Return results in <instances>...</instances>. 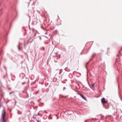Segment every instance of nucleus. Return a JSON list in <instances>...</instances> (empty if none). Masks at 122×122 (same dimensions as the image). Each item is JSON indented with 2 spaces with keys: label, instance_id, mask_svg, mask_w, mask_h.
<instances>
[{
  "label": "nucleus",
  "instance_id": "nucleus-5",
  "mask_svg": "<svg viewBox=\"0 0 122 122\" xmlns=\"http://www.w3.org/2000/svg\"><path fill=\"white\" fill-rule=\"evenodd\" d=\"M14 93V92H12L9 93V94H10L11 93Z\"/></svg>",
  "mask_w": 122,
  "mask_h": 122
},
{
  "label": "nucleus",
  "instance_id": "nucleus-10",
  "mask_svg": "<svg viewBox=\"0 0 122 122\" xmlns=\"http://www.w3.org/2000/svg\"><path fill=\"white\" fill-rule=\"evenodd\" d=\"M71 47V46H70V47Z\"/></svg>",
  "mask_w": 122,
  "mask_h": 122
},
{
  "label": "nucleus",
  "instance_id": "nucleus-6",
  "mask_svg": "<svg viewBox=\"0 0 122 122\" xmlns=\"http://www.w3.org/2000/svg\"><path fill=\"white\" fill-rule=\"evenodd\" d=\"M94 84H93L92 85V87H94Z\"/></svg>",
  "mask_w": 122,
  "mask_h": 122
},
{
  "label": "nucleus",
  "instance_id": "nucleus-1",
  "mask_svg": "<svg viewBox=\"0 0 122 122\" xmlns=\"http://www.w3.org/2000/svg\"><path fill=\"white\" fill-rule=\"evenodd\" d=\"M2 117L3 121V122H5V121L4 118L5 114V110H3L2 112Z\"/></svg>",
  "mask_w": 122,
  "mask_h": 122
},
{
  "label": "nucleus",
  "instance_id": "nucleus-8",
  "mask_svg": "<svg viewBox=\"0 0 122 122\" xmlns=\"http://www.w3.org/2000/svg\"><path fill=\"white\" fill-rule=\"evenodd\" d=\"M95 54H93V55H92V56H95Z\"/></svg>",
  "mask_w": 122,
  "mask_h": 122
},
{
  "label": "nucleus",
  "instance_id": "nucleus-7",
  "mask_svg": "<svg viewBox=\"0 0 122 122\" xmlns=\"http://www.w3.org/2000/svg\"><path fill=\"white\" fill-rule=\"evenodd\" d=\"M122 50V47L121 48V50H120L119 51V52H120V51Z\"/></svg>",
  "mask_w": 122,
  "mask_h": 122
},
{
  "label": "nucleus",
  "instance_id": "nucleus-11",
  "mask_svg": "<svg viewBox=\"0 0 122 122\" xmlns=\"http://www.w3.org/2000/svg\"><path fill=\"white\" fill-rule=\"evenodd\" d=\"M85 122H86V121H85Z\"/></svg>",
  "mask_w": 122,
  "mask_h": 122
},
{
  "label": "nucleus",
  "instance_id": "nucleus-4",
  "mask_svg": "<svg viewBox=\"0 0 122 122\" xmlns=\"http://www.w3.org/2000/svg\"><path fill=\"white\" fill-rule=\"evenodd\" d=\"M18 47L19 50L20 51V45H18Z\"/></svg>",
  "mask_w": 122,
  "mask_h": 122
},
{
  "label": "nucleus",
  "instance_id": "nucleus-9",
  "mask_svg": "<svg viewBox=\"0 0 122 122\" xmlns=\"http://www.w3.org/2000/svg\"><path fill=\"white\" fill-rule=\"evenodd\" d=\"M73 48H74V47H73Z\"/></svg>",
  "mask_w": 122,
  "mask_h": 122
},
{
  "label": "nucleus",
  "instance_id": "nucleus-3",
  "mask_svg": "<svg viewBox=\"0 0 122 122\" xmlns=\"http://www.w3.org/2000/svg\"><path fill=\"white\" fill-rule=\"evenodd\" d=\"M80 95L85 100H86V98H85V97L84 96H83L81 94H80Z\"/></svg>",
  "mask_w": 122,
  "mask_h": 122
},
{
  "label": "nucleus",
  "instance_id": "nucleus-2",
  "mask_svg": "<svg viewBox=\"0 0 122 122\" xmlns=\"http://www.w3.org/2000/svg\"><path fill=\"white\" fill-rule=\"evenodd\" d=\"M101 101L102 103L103 104H104L107 103V101L105 100V99L104 98H102L101 100Z\"/></svg>",
  "mask_w": 122,
  "mask_h": 122
}]
</instances>
